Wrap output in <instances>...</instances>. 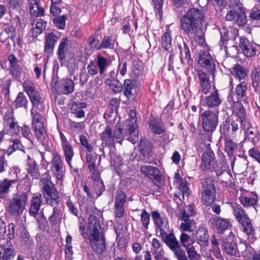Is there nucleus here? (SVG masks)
<instances>
[{
    "instance_id": "f257e3e1",
    "label": "nucleus",
    "mask_w": 260,
    "mask_h": 260,
    "mask_svg": "<svg viewBox=\"0 0 260 260\" xmlns=\"http://www.w3.org/2000/svg\"><path fill=\"white\" fill-rule=\"evenodd\" d=\"M205 14L203 10L192 8L183 15L180 19V28L184 33L197 42L200 48L198 62L213 74L215 71L214 60L209 53L208 46L205 43L204 35L202 29Z\"/></svg>"
},
{
    "instance_id": "f03ea898",
    "label": "nucleus",
    "mask_w": 260,
    "mask_h": 260,
    "mask_svg": "<svg viewBox=\"0 0 260 260\" xmlns=\"http://www.w3.org/2000/svg\"><path fill=\"white\" fill-rule=\"evenodd\" d=\"M88 239L93 250L100 254L106 248L102 229L98 219L101 212L97 208H92L88 211Z\"/></svg>"
},
{
    "instance_id": "7ed1b4c3",
    "label": "nucleus",
    "mask_w": 260,
    "mask_h": 260,
    "mask_svg": "<svg viewBox=\"0 0 260 260\" xmlns=\"http://www.w3.org/2000/svg\"><path fill=\"white\" fill-rule=\"evenodd\" d=\"M162 240L173 252L174 257L177 260H188L185 251L181 246L173 232L163 235H160Z\"/></svg>"
},
{
    "instance_id": "20e7f679",
    "label": "nucleus",
    "mask_w": 260,
    "mask_h": 260,
    "mask_svg": "<svg viewBox=\"0 0 260 260\" xmlns=\"http://www.w3.org/2000/svg\"><path fill=\"white\" fill-rule=\"evenodd\" d=\"M200 192L202 200L205 205H211L216 199V189L214 181L212 178L206 177L201 180Z\"/></svg>"
},
{
    "instance_id": "39448f33",
    "label": "nucleus",
    "mask_w": 260,
    "mask_h": 260,
    "mask_svg": "<svg viewBox=\"0 0 260 260\" xmlns=\"http://www.w3.org/2000/svg\"><path fill=\"white\" fill-rule=\"evenodd\" d=\"M41 185H43V194L47 204L51 206L57 205L59 203L58 192L51 181L50 176L42 178Z\"/></svg>"
},
{
    "instance_id": "423d86ee",
    "label": "nucleus",
    "mask_w": 260,
    "mask_h": 260,
    "mask_svg": "<svg viewBox=\"0 0 260 260\" xmlns=\"http://www.w3.org/2000/svg\"><path fill=\"white\" fill-rule=\"evenodd\" d=\"M27 201L28 194L26 192L17 194L9 202L7 212L12 216L19 215L24 210Z\"/></svg>"
},
{
    "instance_id": "0eeeda50",
    "label": "nucleus",
    "mask_w": 260,
    "mask_h": 260,
    "mask_svg": "<svg viewBox=\"0 0 260 260\" xmlns=\"http://www.w3.org/2000/svg\"><path fill=\"white\" fill-rule=\"evenodd\" d=\"M236 220L241 225L242 231L247 235L253 233L252 224L245 210L239 205L233 204L232 206Z\"/></svg>"
},
{
    "instance_id": "6e6552de",
    "label": "nucleus",
    "mask_w": 260,
    "mask_h": 260,
    "mask_svg": "<svg viewBox=\"0 0 260 260\" xmlns=\"http://www.w3.org/2000/svg\"><path fill=\"white\" fill-rule=\"evenodd\" d=\"M230 10L225 16L228 21H235L236 24L243 26L246 22V16L244 11L240 4L230 5Z\"/></svg>"
},
{
    "instance_id": "1a4fd4ad",
    "label": "nucleus",
    "mask_w": 260,
    "mask_h": 260,
    "mask_svg": "<svg viewBox=\"0 0 260 260\" xmlns=\"http://www.w3.org/2000/svg\"><path fill=\"white\" fill-rule=\"evenodd\" d=\"M32 116L31 124L34 130L35 135L40 142L43 141L46 135L43 124L42 115L35 108L31 110Z\"/></svg>"
},
{
    "instance_id": "9d476101",
    "label": "nucleus",
    "mask_w": 260,
    "mask_h": 260,
    "mask_svg": "<svg viewBox=\"0 0 260 260\" xmlns=\"http://www.w3.org/2000/svg\"><path fill=\"white\" fill-rule=\"evenodd\" d=\"M202 119V126L207 132L214 131L218 124V113L207 111L201 115Z\"/></svg>"
},
{
    "instance_id": "9b49d317",
    "label": "nucleus",
    "mask_w": 260,
    "mask_h": 260,
    "mask_svg": "<svg viewBox=\"0 0 260 260\" xmlns=\"http://www.w3.org/2000/svg\"><path fill=\"white\" fill-rule=\"evenodd\" d=\"M129 118L127 120V129L128 134L127 140L134 144L139 141L138 131L136 123L137 118L135 112L131 111L129 114Z\"/></svg>"
},
{
    "instance_id": "f8f14e48",
    "label": "nucleus",
    "mask_w": 260,
    "mask_h": 260,
    "mask_svg": "<svg viewBox=\"0 0 260 260\" xmlns=\"http://www.w3.org/2000/svg\"><path fill=\"white\" fill-rule=\"evenodd\" d=\"M53 88L57 93L68 95L73 92L74 90V83L69 78H63L55 81L53 84Z\"/></svg>"
},
{
    "instance_id": "ddd939ff",
    "label": "nucleus",
    "mask_w": 260,
    "mask_h": 260,
    "mask_svg": "<svg viewBox=\"0 0 260 260\" xmlns=\"http://www.w3.org/2000/svg\"><path fill=\"white\" fill-rule=\"evenodd\" d=\"M209 235L208 231L204 228H199L192 233L191 244L197 242L201 248L206 247L209 245Z\"/></svg>"
},
{
    "instance_id": "4468645a",
    "label": "nucleus",
    "mask_w": 260,
    "mask_h": 260,
    "mask_svg": "<svg viewBox=\"0 0 260 260\" xmlns=\"http://www.w3.org/2000/svg\"><path fill=\"white\" fill-rule=\"evenodd\" d=\"M63 162L59 154L57 152L53 153L51 160V170L58 180H62L63 176Z\"/></svg>"
},
{
    "instance_id": "2eb2a0df",
    "label": "nucleus",
    "mask_w": 260,
    "mask_h": 260,
    "mask_svg": "<svg viewBox=\"0 0 260 260\" xmlns=\"http://www.w3.org/2000/svg\"><path fill=\"white\" fill-rule=\"evenodd\" d=\"M4 126L6 129H8L10 134L17 135L19 132V126L15 120L12 113H6L4 116Z\"/></svg>"
},
{
    "instance_id": "dca6fc26",
    "label": "nucleus",
    "mask_w": 260,
    "mask_h": 260,
    "mask_svg": "<svg viewBox=\"0 0 260 260\" xmlns=\"http://www.w3.org/2000/svg\"><path fill=\"white\" fill-rule=\"evenodd\" d=\"M151 215L154 223L159 229L160 235L166 234V230L169 229L167 217L161 216L156 211H153Z\"/></svg>"
},
{
    "instance_id": "f3484780",
    "label": "nucleus",
    "mask_w": 260,
    "mask_h": 260,
    "mask_svg": "<svg viewBox=\"0 0 260 260\" xmlns=\"http://www.w3.org/2000/svg\"><path fill=\"white\" fill-rule=\"evenodd\" d=\"M197 74L200 85V91L205 94H208L211 88L209 77L206 73L201 70H197Z\"/></svg>"
},
{
    "instance_id": "a211bd4d",
    "label": "nucleus",
    "mask_w": 260,
    "mask_h": 260,
    "mask_svg": "<svg viewBox=\"0 0 260 260\" xmlns=\"http://www.w3.org/2000/svg\"><path fill=\"white\" fill-rule=\"evenodd\" d=\"M88 167L91 173V177L94 181L93 187L97 192H99L101 193L104 190V185L102 180L100 179L99 173L95 169V162L88 164Z\"/></svg>"
},
{
    "instance_id": "6ab92c4d",
    "label": "nucleus",
    "mask_w": 260,
    "mask_h": 260,
    "mask_svg": "<svg viewBox=\"0 0 260 260\" xmlns=\"http://www.w3.org/2000/svg\"><path fill=\"white\" fill-rule=\"evenodd\" d=\"M240 47L244 55L247 57H252L255 55L256 50L254 45L245 37L240 39Z\"/></svg>"
},
{
    "instance_id": "aec40b11",
    "label": "nucleus",
    "mask_w": 260,
    "mask_h": 260,
    "mask_svg": "<svg viewBox=\"0 0 260 260\" xmlns=\"http://www.w3.org/2000/svg\"><path fill=\"white\" fill-rule=\"evenodd\" d=\"M239 201L245 208L253 207L256 212L260 209V205L258 203V197L256 195L249 197L242 194L239 197Z\"/></svg>"
},
{
    "instance_id": "412c9836",
    "label": "nucleus",
    "mask_w": 260,
    "mask_h": 260,
    "mask_svg": "<svg viewBox=\"0 0 260 260\" xmlns=\"http://www.w3.org/2000/svg\"><path fill=\"white\" fill-rule=\"evenodd\" d=\"M211 223L213 229H216L219 233L223 232L231 226L229 219L219 217H214Z\"/></svg>"
},
{
    "instance_id": "4be33fe9",
    "label": "nucleus",
    "mask_w": 260,
    "mask_h": 260,
    "mask_svg": "<svg viewBox=\"0 0 260 260\" xmlns=\"http://www.w3.org/2000/svg\"><path fill=\"white\" fill-rule=\"evenodd\" d=\"M228 101L231 105L233 106L234 111L240 120L245 118L246 111L242 104L237 101H235V98L232 95L228 96Z\"/></svg>"
},
{
    "instance_id": "5701e85b",
    "label": "nucleus",
    "mask_w": 260,
    "mask_h": 260,
    "mask_svg": "<svg viewBox=\"0 0 260 260\" xmlns=\"http://www.w3.org/2000/svg\"><path fill=\"white\" fill-rule=\"evenodd\" d=\"M101 139L102 141V145L105 146H113L114 143L113 132L110 126L107 125L105 130L101 134Z\"/></svg>"
},
{
    "instance_id": "b1692460",
    "label": "nucleus",
    "mask_w": 260,
    "mask_h": 260,
    "mask_svg": "<svg viewBox=\"0 0 260 260\" xmlns=\"http://www.w3.org/2000/svg\"><path fill=\"white\" fill-rule=\"evenodd\" d=\"M149 128L152 133L156 135L162 134L166 132L163 122L156 119H152L149 121Z\"/></svg>"
},
{
    "instance_id": "393cba45",
    "label": "nucleus",
    "mask_w": 260,
    "mask_h": 260,
    "mask_svg": "<svg viewBox=\"0 0 260 260\" xmlns=\"http://www.w3.org/2000/svg\"><path fill=\"white\" fill-rule=\"evenodd\" d=\"M112 60L109 58L105 57L100 53L96 55V64L99 69L100 74H103L109 66L111 65Z\"/></svg>"
},
{
    "instance_id": "a878e982",
    "label": "nucleus",
    "mask_w": 260,
    "mask_h": 260,
    "mask_svg": "<svg viewBox=\"0 0 260 260\" xmlns=\"http://www.w3.org/2000/svg\"><path fill=\"white\" fill-rule=\"evenodd\" d=\"M57 40L58 37L53 32L46 35L44 48L45 53L50 55L52 53Z\"/></svg>"
},
{
    "instance_id": "bb28decb",
    "label": "nucleus",
    "mask_w": 260,
    "mask_h": 260,
    "mask_svg": "<svg viewBox=\"0 0 260 260\" xmlns=\"http://www.w3.org/2000/svg\"><path fill=\"white\" fill-rule=\"evenodd\" d=\"M215 161L214 154L212 151L204 152L202 155L201 168L207 171L211 169V166Z\"/></svg>"
},
{
    "instance_id": "cd10ccee",
    "label": "nucleus",
    "mask_w": 260,
    "mask_h": 260,
    "mask_svg": "<svg viewBox=\"0 0 260 260\" xmlns=\"http://www.w3.org/2000/svg\"><path fill=\"white\" fill-rule=\"evenodd\" d=\"M223 249L226 253L230 255H233L236 257H240V253L238 250L237 244L233 242H231L226 239L223 242Z\"/></svg>"
},
{
    "instance_id": "c85d7f7f",
    "label": "nucleus",
    "mask_w": 260,
    "mask_h": 260,
    "mask_svg": "<svg viewBox=\"0 0 260 260\" xmlns=\"http://www.w3.org/2000/svg\"><path fill=\"white\" fill-rule=\"evenodd\" d=\"M221 103L218 90H215L209 96L205 98L206 105L210 108L218 106Z\"/></svg>"
},
{
    "instance_id": "c756f323",
    "label": "nucleus",
    "mask_w": 260,
    "mask_h": 260,
    "mask_svg": "<svg viewBox=\"0 0 260 260\" xmlns=\"http://www.w3.org/2000/svg\"><path fill=\"white\" fill-rule=\"evenodd\" d=\"M28 96L32 105V108L37 109L40 111L43 110L44 109L43 107V100L39 91L36 90Z\"/></svg>"
},
{
    "instance_id": "7c9ffc66",
    "label": "nucleus",
    "mask_w": 260,
    "mask_h": 260,
    "mask_svg": "<svg viewBox=\"0 0 260 260\" xmlns=\"http://www.w3.org/2000/svg\"><path fill=\"white\" fill-rule=\"evenodd\" d=\"M232 75L239 80L244 79L247 75L246 69L239 64H236L230 69Z\"/></svg>"
},
{
    "instance_id": "2f4dec72",
    "label": "nucleus",
    "mask_w": 260,
    "mask_h": 260,
    "mask_svg": "<svg viewBox=\"0 0 260 260\" xmlns=\"http://www.w3.org/2000/svg\"><path fill=\"white\" fill-rule=\"evenodd\" d=\"M140 172L150 179H156L159 170L154 166L143 165L140 168Z\"/></svg>"
},
{
    "instance_id": "473e14b6",
    "label": "nucleus",
    "mask_w": 260,
    "mask_h": 260,
    "mask_svg": "<svg viewBox=\"0 0 260 260\" xmlns=\"http://www.w3.org/2000/svg\"><path fill=\"white\" fill-rule=\"evenodd\" d=\"M30 14L34 17H39L44 14V10L38 0H29Z\"/></svg>"
},
{
    "instance_id": "72a5a7b5",
    "label": "nucleus",
    "mask_w": 260,
    "mask_h": 260,
    "mask_svg": "<svg viewBox=\"0 0 260 260\" xmlns=\"http://www.w3.org/2000/svg\"><path fill=\"white\" fill-rule=\"evenodd\" d=\"M178 48L180 52V58L182 62L187 61L189 62L191 59L190 53L189 49L185 42L182 41L178 45Z\"/></svg>"
},
{
    "instance_id": "f704fd0d",
    "label": "nucleus",
    "mask_w": 260,
    "mask_h": 260,
    "mask_svg": "<svg viewBox=\"0 0 260 260\" xmlns=\"http://www.w3.org/2000/svg\"><path fill=\"white\" fill-rule=\"evenodd\" d=\"M62 217V212L61 210L54 207L52 214L48 218V220L52 226H54L61 222Z\"/></svg>"
},
{
    "instance_id": "c9c22d12",
    "label": "nucleus",
    "mask_w": 260,
    "mask_h": 260,
    "mask_svg": "<svg viewBox=\"0 0 260 260\" xmlns=\"http://www.w3.org/2000/svg\"><path fill=\"white\" fill-rule=\"evenodd\" d=\"M182 222L180 225V230L181 232L188 231L191 232L196 227V224L194 220L190 218H186V216H184L183 219H181Z\"/></svg>"
},
{
    "instance_id": "e433bc0d",
    "label": "nucleus",
    "mask_w": 260,
    "mask_h": 260,
    "mask_svg": "<svg viewBox=\"0 0 260 260\" xmlns=\"http://www.w3.org/2000/svg\"><path fill=\"white\" fill-rule=\"evenodd\" d=\"M28 157V169L27 172L34 178L38 179L40 176V173L39 171V166L34 160H32L29 156Z\"/></svg>"
},
{
    "instance_id": "4c0bfd02",
    "label": "nucleus",
    "mask_w": 260,
    "mask_h": 260,
    "mask_svg": "<svg viewBox=\"0 0 260 260\" xmlns=\"http://www.w3.org/2000/svg\"><path fill=\"white\" fill-rule=\"evenodd\" d=\"M236 136L233 133L232 135L229 136L227 135L225 137V150L229 155H232L233 151L237 148V143L233 141V139L235 138Z\"/></svg>"
},
{
    "instance_id": "58836bf2",
    "label": "nucleus",
    "mask_w": 260,
    "mask_h": 260,
    "mask_svg": "<svg viewBox=\"0 0 260 260\" xmlns=\"http://www.w3.org/2000/svg\"><path fill=\"white\" fill-rule=\"evenodd\" d=\"M41 195L32 198L29 209V213L31 216L36 217L38 215L41 205Z\"/></svg>"
},
{
    "instance_id": "ea45409f",
    "label": "nucleus",
    "mask_w": 260,
    "mask_h": 260,
    "mask_svg": "<svg viewBox=\"0 0 260 260\" xmlns=\"http://www.w3.org/2000/svg\"><path fill=\"white\" fill-rule=\"evenodd\" d=\"M247 87V83L245 81L240 82L235 89V94L236 99L235 101L239 102L240 100L244 98L246 95V91Z\"/></svg>"
},
{
    "instance_id": "a19ab883",
    "label": "nucleus",
    "mask_w": 260,
    "mask_h": 260,
    "mask_svg": "<svg viewBox=\"0 0 260 260\" xmlns=\"http://www.w3.org/2000/svg\"><path fill=\"white\" fill-rule=\"evenodd\" d=\"M68 48V39L66 38H62L58 46L57 51L58 59L59 61H63L66 57V52Z\"/></svg>"
},
{
    "instance_id": "79ce46f5",
    "label": "nucleus",
    "mask_w": 260,
    "mask_h": 260,
    "mask_svg": "<svg viewBox=\"0 0 260 260\" xmlns=\"http://www.w3.org/2000/svg\"><path fill=\"white\" fill-rule=\"evenodd\" d=\"M16 182V180L5 179L0 183V195L5 196L9 193L11 186Z\"/></svg>"
},
{
    "instance_id": "37998d69",
    "label": "nucleus",
    "mask_w": 260,
    "mask_h": 260,
    "mask_svg": "<svg viewBox=\"0 0 260 260\" xmlns=\"http://www.w3.org/2000/svg\"><path fill=\"white\" fill-rule=\"evenodd\" d=\"M114 48V41L111 37L105 36L104 37L100 45L96 48L99 50L102 49H113Z\"/></svg>"
},
{
    "instance_id": "c03bdc74",
    "label": "nucleus",
    "mask_w": 260,
    "mask_h": 260,
    "mask_svg": "<svg viewBox=\"0 0 260 260\" xmlns=\"http://www.w3.org/2000/svg\"><path fill=\"white\" fill-rule=\"evenodd\" d=\"M62 147L65 159L67 164L71 168V161L74 155L73 148L70 144L62 146Z\"/></svg>"
},
{
    "instance_id": "a18cd8bd",
    "label": "nucleus",
    "mask_w": 260,
    "mask_h": 260,
    "mask_svg": "<svg viewBox=\"0 0 260 260\" xmlns=\"http://www.w3.org/2000/svg\"><path fill=\"white\" fill-rule=\"evenodd\" d=\"M11 143L8 150L7 153L8 154H12L13 152L17 150H20L24 152L22 148L24 147L21 141L18 139H13L10 140Z\"/></svg>"
},
{
    "instance_id": "49530a36",
    "label": "nucleus",
    "mask_w": 260,
    "mask_h": 260,
    "mask_svg": "<svg viewBox=\"0 0 260 260\" xmlns=\"http://www.w3.org/2000/svg\"><path fill=\"white\" fill-rule=\"evenodd\" d=\"M105 83L110 86L116 93L120 92L122 90V85L121 83L114 78L107 79L105 80Z\"/></svg>"
},
{
    "instance_id": "de8ad7c7",
    "label": "nucleus",
    "mask_w": 260,
    "mask_h": 260,
    "mask_svg": "<svg viewBox=\"0 0 260 260\" xmlns=\"http://www.w3.org/2000/svg\"><path fill=\"white\" fill-rule=\"evenodd\" d=\"M28 104V100L22 92H20L18 94L15 101V106L16 108L24 107L27 109Z\"/></svg>"
},
{
    "instance_id": "09e8293b",
    "label": "nucleus",
    "mask_w": 260,
    "mask_h": 260,
    "mask_svg": "<svg viewBox=\"0 0 260 260\" xmlns=\"http://www.w3.org/2000/svg\"><path fill=\"white\" fill-rule=\"evenodd\" d=\"M47 22L42 19H39L37 21L35 27L32 29V35L35 37L38 36L41 34L46 28Z\"/></svg>"
},
{
    "instance_id": "8fccbe9b",
    "label": "nucleus",
    "mask_w": 260,
    "mask_h": 260,
    "mask_svg": "<svg viewBox=\"0 0 260 260\" xmlns=\"http://www.w3.org/2000/svg\"><path fill=\"white\" fill-rule=\"evenodd\" d=\"M22 87L24 91H25L28 95L37 90L35 84L32 80L28 79L23 81Z\"/></svg>"
},
{
    "instance_id": "3c124183",
    "label": "nucleus",
    "mask_w": 260,
    "mask_h": 260,
    "mask_svg": "<svg viewBox=\"0 0 260 260\" xmlns=\"http://www.w3.org/2000/svg\"><path fill=\"white\" fill-rule=\"evenodd\" d=\"M188 260H200L201 255L198 252L194 245H191L185 248Z\"/></svg>"
},
{
    "instance_id": "603ef678",
    "label": "nucleus",
    "mask_w": 260,
    "mask_h": 260,
    "mask_svg": "<svg viewBox=\"0 0 260 260\" xmlns=\"http://www.w3.org/2000/svg\"><path fill=\"white\" fill-rule=\"evenodd\" d=\"M192 241V237L191 238L190 236L187 234L182 232L180 236V244L182 245L185 248L188 247L193 244H191Z\"/></svg>"
},
{
    "instance_id": "864d4df0",
    "label": "nucleus",
    "mask_w": 260,
    "mask_h": 260,
    "mask_svg": "<svg viewBox=\"0 0 260 260\" xmlns=\"http://www.w3.org/2000/svg\"><path fill=\"white\" fill-rule=\"evenodd\" d=\"M21 133L22 136L28 140V144L27 147L29 148H32L34 145L30 139L31 134L29 127L28 125H24L21 127Z\"/></svg>"
},
{
    "instance_id": "5fc2aeb1",
    "label": "nucleus",
    "mask_w": 260,
    "mask_h": 260,
    "mask_svg": "<svg viewBox=\"0 0 260 260\" xmlns=\"http://www.w3.org/2000/svg\"><path fill=\"white\" fill-rule=\"evenodd\" d=\"M161 46L165 50H168L171 46V34L169 32H165L161 38Z\"/></svg>"
},
{
    "instance_id": "6e6d98bb",
    "label": "nucleus",
    "mask_w": 260,
    "mask_h": 260,
    "mask_svg": "<svg viewBox=\"0 0 260 260\" xmlns=\"http://www.w3.org/2000/svg\"><path fill=\"white\" fill-rule=\"evenodd\" d=\"M124 89V94L127 98H131L132 95V90L133 88L132 82L129 79H125L122 88Z\"/></svg>"
},
{
    "instance_id": "4d7b16f0",
    "label": "nucleus",
    "mask_w": 260,
    "mask_h": 260,
    "mask_svg": "<svg viewBox=\"0 0 260 260\" xmlns=\"http://www.w3.org/2000/svg\"><path fill=\"white\" fill-rule=\"evenodd\" d=\"M67 16L62 15L56 17L53 19V23L59 29H64L66 26Z\"/></svg>"
},
{
    "instance_id": "13d9d810",
    "label": "nucleus",
    "mask_w": 260,
    "mask_h": 260,
    "mask_svg": "<svg viewBox=\"0 0 260 260\" xmlns=\"http://www.w3.org/2000/svg\"><path fill=\"white\" fill-rule=\"evenodd\" d=\"M126 195L122 191H118L115 198V205L123 206L125 202Z\"/></svg>"
},
{
    "instance_id": "bf43d9fd",
    "label": "nucleus",
    "mask_w": 260,
    "mask_h": 260,
    "mask_svg": "<svg viewBox=\"0 0 260 260\" xmlns=\"http://www.w3.org/2000/svg\"><path fill=\"white\" fill-rule=\"evenodd\" d=\"M254 250L249 245H245V249L242 252L243 257L247 260H253Z\"/></svg>"
},
{
    "instance_id": "052dcab7",
    "label": "nucleus",
    "mask_w": 260,
    "mask_h": 260,
    "mask_svg": "<svg viewBox=\"0 0 260 260\" xmlns=\"http://www.w3.org/2000/svg\"><path fill=\"white\" fill-rule=\"evenodd\" d=\"M22 71V67L19 64L10 68V73L15 79L20 78Z\"/></svg>"
},
{
    "instance_id": "680f3d73",
    "label": "nucleus",
    "mask_w": 260,
    "mask_h": 260,
    "mask_svg": "<svg viewBox=\"0 0 260 260\" xmlns=\"http://www.w3.org/2000/svg\"><path fill=\"white\" fill-rule=\"evenodd\" d=\"M141 221L145 229H148L150 222V214L145 210H143L142 212Z\"/></svg>"
},
{
    "instance_id": "e2e57ef3",
    "label": "nucleus",
    "mask_w": 260,
    "mask_h": 260,
    "mask_svg": "<svg viewBox=\"0 0 260 260\" xmlns=\"http://www.w3.org/2000/svg\"><path fill=\"white\" fill-rule=\"evenodd\" d=\"M179 185V190L181 192L183 198L184 199L185 197L187 198L189 194V189L186 184V181L181 180V182Z\"/></svg>"
},
{
    "instance_id": "0e129e2a",
    "label": "nucleus",
    "mask_w": 260,
    "mask_h": 260,
    "mask_svg": "<svg viewBox=\"0 0 260 260\" xmlns=\"http://www.w3.org/2000/svg\"><path fill=\"white\" fill-rule=\"evenodd\" d=\"M96 62L90 60L87 67V73L91 76H94L98 74V68Z\"/></svg>"
},
{
    "instance_id": "69168bd1",
    "label": "nucleus",
    "mask_w": 260,
    "mask_h": 260,
    "mask_svg": "<svg viewBox=\"0 0 260 260\" xmlns=\"http://www.w3.org/2000/svg\"><path fill=\"white\" fill-rule=\"evenodd\" d=\"M224 164L223 162H218L217 163L216 161L215 160L213 165L211 166V169H213L215 172L217 176L220 175L222 172V169Z\"/></svg>"
},
{
    "instance_id": "338daca9",
    "label": "nucleus",
    "mask_w": 260,
    "mask_h": 260,
    "mask_svg": "<svg viewBox=\"0 0 260 260\" xmlns=\"http://www.w3.org/2000/svg\"><path fill=\"white\" fill-rule=\"evenodd\" d=\"M39 227L40 229H44L47 224V221L43 212H41L39 218H37Z\"/></svg>"
},
{
    "instance_id": "774afa93",
    "label": "nucleus",
    "mask_w": 260,
    "mask_h": 260,
    "mask_svg": "<svg viewBox=\"0 0 260 260\" xmlns=\"http://www.w3.org/2000/svg\"><path fill=\"white\" fill-rule=\"evenodd\" d=\"M245 137L247 138L248 139L251 140L253 143H256V137L257 134L258 133L256 131H254L252 129V127L244 132Z\"/></svg>"
}]
</instances>
